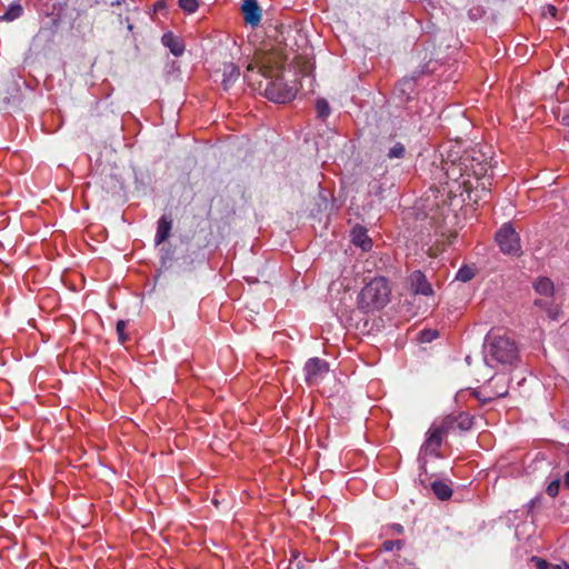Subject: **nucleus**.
<instances>
[{"instance_id":"f257e3e1","label":"nucleus","mask_w":569,"mask_h":569,"mask_svg":"<svg viewBox=\"0 0 569 569\" xmlns=\"http://www.w3.org/2000/svg\"><path fill=\"white\" fill-rule=\"evenodd\" d=\"M491 152L481 148H472L461 156V164L465 166V172L468 178L475 179V189L481 188L482 191L489 190L493 176V166L491 164Z\"/></svg>"},{"instance_id":"f03ea898","label":"nucleus","mask_w":569,"mask_h":569,"mask_svg":"<svg viewBox=\"0 0 569 569\" xmlns=\"http://www.w3.org/2000/svg\"><path fill=\"white\" fill-rule=\"evenodd\" d=\"M485 360L489 366L492 361L501 365H513L518 360V347L507 336L489 333L485 340Z\"/></svg>"},{"instance_id":"7ed1b4c3","label":"nucleus","mask_w":569,"mask_h":569,"mask_svg":"<svg viewBox=\"0 0 569 569\" xmlns=\"http://www.w3.org/2000/svg\"><path fill=\"white\" fill-rule=\"evenodd\" d=\"M390 296V288L385 278H375L368 282L358 296V305L365 311L383 308Z\"/></svg>"},{"instance_id":"20e7f679","label":"nucleus","mask_w":569,"mask_h":569,"mask_svg":"<svg viewBox=\"0 0 569 569\" xmlns=\"http://www.w3.org/2000/svg\"><path fill=\"white\" fill-rule=\"evenodd\" d=\"M297 89L288 84L282 78L269 81L264 88V96L276 103H287L295 99Z\"/></svg>"},{"instance_id":"39448f33","label":"nucleus","mask_w":569,"mask_h":569,"mask_svg":"<svg viewBox=\"0 0 569 569\" xmlns=\"http://www.w3.org/2000/svg\"><path fill=\"white\" fill-rule=\"evenodd\" d=\"M445 439V437L438 433V431H435L432 428L427 430L426 439L420 447L418 457L421 468L426 469L429 457L441 458L440 448Z\"/></svg>"},{"instance_id":"423d86ee","label":"nucleus","mask_w":569,"mask_h":569,"mask_svg":"<svg viewBox=\"0 0 569 569\" xmlns=\"http://www.w3.org/2000/svg\"><path fill=\"white\" fill-rule=\"evenodd\" d=\"M496 241L503 253L519 254L521 252L520 238L509 223H505L496 233Z\"/></svg>"},{"instance_id":"0eeeda50","label":"nucleus","mask_w":569,"mask_h":569,"mask_svg":"<svg viewBox=\"0 0 569 569\" xmlns=\"http://www.w3.org/2000/svg\"><path fill=\"white\" fill-rule=\"evenodd\" d=\"M305 380L308 386L319 385L329 371V363L318 357L310 358L305 367Z\"/></svg>"},{"instance_id":"6e6552de","label":"nucleus","mask_w":569,"mask_h":569,"mask_svg":"<svg viewBox=\"0 0 569 569\" xmlns=\"http://www.w3.org/2000/svg\"><path fill=\"white\" fill-rule=\"evenodd\" d=\"M546 481V493L549 497L555 498L559 493L569 495V470L563 472L560 469L552 471Z\"/></svg>"},{"instance_id":"1a4fd4ad","label":"nucleus","mask_w":569,"mask_h":569,"mask_svg":"<svg viewBox=\"0 0 569 569\" xmlns=\"http://www.w3.org/2000/svg\"><path fill=\"white\" fill-rule=\"evenodd\" d=\"M419 482L423 488L429 489L436 498H451L453 493L452 482L449 479H441L426 473L423 478L419 479Z\"/></svg>"},{"instance_id":"9d476101","label":"nucleus","mask_w":569,"mask_h":569,"mask_svg":"<svg viewBox=\"0 0 569 569\" xmlns=\"http://www.w3.org/2000/svg\"><path fill=\"white\" fill-rule=\"evenodd\" d=\"M443 169L448 179L459 182L466 189L475 188V184L468 178L467 172H465V166L461 164V157L458 159V161H446Z\"/></svg>"},{"instance_id":"9b49d317","label":"nucleus","mask_w":569,"mask_h":569,"mask_svg":"<svg viewBox=\"0 0 569 569\" xmlns=\"http://www.w3.org/2000/svg\"><path fill=\"white\" fill-rule=\"evenodd\" d=\"M408 281H409L410 290L415 295H422L426 297H430L433 295L432 286L428 281L426 274L423 272H421L420 270L413 271L409 276Z\"/></svg>"},{"instance_id":"f8f14e48","label":"nucleus","mask_w":569,"mask_h":569,"mask_svg":"<svg viewBox=\"0 0 569 569\" xmlns=\"http://www.w3.org/2000/svg\"><path fill=\"white\" fill-rule=\"evenodd\" d=\"M242 13L244 21L251 27H257L261 21V9L257 0H243Z\"/></svg>"},{"instance_id":"ddd939ff","label":"nucleus","mask_w":569,"mask_h":569,"mask_svg":"<svg viewBox=\"0 0 569 569\" xmlns=\"http://www.w3.org/2000/svg\"><path fill=\"white\" fill-rule=\"evenodd\" d=\"M173 220L170 214H162L157 221L154 244L159 246L167 241L171 234Z\"/></svg>"},{"instance_id":"4468645a","label":"nucleus","mask_w":569,"mask_h":569,"mask_svg":"<svg viewBox=\"0 0 569 569\" xmlns=\"http://www.w3.org/2000/svg\"><path fill=\"white\" fill-rule=\"evenodd\" d=\"M222 77V87L224 90H229L240 77L239 67L232 62L223 63Z\"/></svg>"},{"instance_id":"2eb2a0df","label":"nucleus","mask_w":569,"mask_h":569,"mask_svg":"<svg viewBox=\"0 0 569 569\" xmlns=\"http://www.w3.org/2000/svg\"><path fill=\"white\" fill-rule=\"evenodd\" d=\"M352 243L360 247L362 250L368 251L372 247V241L367 234L366 228L356 226L351 231Z\"/></svg>"},{"instance_id":"dca6fc26","label":"nucleus","mask_w":569,"mask_h":569,"mask_svg":"<svg viewBox=\"0 0 569 569\" xmlns=\"http://www.w3.org/2000/svg\"><path fill=\"white\" fill-rule=\"evenodd\" d=\"M430 428H432L435 431H438L442 437L447 438L451 432L457 430L455 420H453V413L447 415L440 420L435 421Z\"/></svg>"},{"instance_id":"f3484780","label":"nucleus","mask_w":569,"mask_h":569,"mask_svg":"<svg viewBox=\"0 0 569 569\" xmlns=\"http://www.w3.org/2000/svg\"><path fill=\"white\" fill-rule=\"evenodd\" d=\"M162 43L164 47L169 48L171 53L176 57H180L184 51V46L182 41L174 36L172 32H167L162 36Z\"/></svg>"},{"instance_id":"a211bd4d","label":"nucleus","mask_w":569,"mask_h":569,"mask_svg":"<svg viewBox=\"0 0 569 569\" xmlns=\"http://www.w3.org/2000/svg\"><path fill=\"white\" fill-rule=\"evenodd\" d=\"M533 288L539 295L546 297L552 296L555 291L553 282L546 277L538 278L533 283Z\"/></svg>"},{"instance_id":"6ab92c4d","label":"nucleus","mask_w":569,"mask_h":569,"mask_svg":"<svg viewBox=\"0 0 569 569\" xmlns=\"http://www.w3.org/2000/svg\"><path fill=\"white\" fill-rule=\"evenodd\" d=\"M453 420L457 429L461 431H468L473 426V417L467 412H458L457 415L453 413Z\"/></svg>"},{"instance_id":"aec40b11","label":"nucleus","mask_w":569,"mask_h":569,"mask_svg":"<svg viewBox=\"0 0 569 569\" xmlns=\"http://www.w3.org/2000/svg\"><path fill=\"white\" fill-rule=\"evenodd\" d=\"M530 561L537 569H569V563L566 561H562L561 563H551L537 556L531 557Z\"/></svg>"},{"instance_id":"412c9836","label":"nucleus","mask_w":569,"mask_h":569,"mask_svg":"<svg viewBox=\"0 0 569 569\" xmlns=\"http://www.w3.org/2000/svg\"><path fill=\"white\" fill-rule=\"evenodd\" d=\"M22 14V7L19 3H12L6 10L1 19L7 21H13Z\"/></svg>"},{"instance_id":"4be33fe9","label":"nucleus","mask_w":569,"mask_h":569,"mask_svg":"<svg viewBox=\"0 0 569 569\" xmlns=\"http://www.w3.org/2000/svg\"><path fill=\"white\" fill-rule=\"evenodd\" d=\"M316 110L318 117L321 119L328 118L331 111L328 101L323 98H320L316 101Z\"/></svg>"},{"instance_id":"5701e85b","label":"nucleus","mask_w":569,"mask_h":569,"mask_svg":"<svg viewBox=\"0 0 569 569\" xmlns=\"http://www.w3.org/2000/svg\"><path fill=\"white\" fill-rule=\"evenodd\" d=\"M473 277H475V270L469 266H462L456 274V279L461 282H468Z\"/></svg>"},{"instance_id":"b1692460","label":"nucleus","mask_w":569,"mask_h":569,"mask_svg":"<svg viewBox=\"0 0 569 569\" xmlns=\"http://www.w3.org/2000/svg\"><path fill=\"white\" fill-rule=\"evenodd\" d=\"M406 148L401 142H397L393 147H391L387 153L389 159H401L405 157Z\"/></svg>"},{"instance_id":"393cba45","label":"nucleus","mask_w":569,"mask_h":569,"mask_svg":"<svg viewBox=\"0 0 569 569\" xmlns=\"http://www.w3.org/2000/svg\"><path fill=\"white\" fill-rule=\"evenodd\" d=\"M178 2L179 7L188 13L196 12L199 7L198 0H179Z\"/></svg>"},{"instance_id":"a878e982","label":"nucleus","mask_w":569,"mask_h":569,"mask_svg":"<svg viewBox=\"0 0 569 569\" xmlns=\"http://www.w3.org/2000/svg\"><path fill=\"white\" fill-rule=\"evenodd\" d=\"M413 88H415V80L413 79H402L398 83V89L402 93L407 94L408 97L413 91Z\"/></svg>"},{"instance_id":"bb28decb","label":"nucleus","mask_w":569,"mask_h":569,"mask_svg":"<svg viewBox=\"0 0 569 569\" xmlns=\"http://www.w3.org/2000/svg\"><path fill=\"white\" fill-rule=\"evenodd\" d=\"M439 333L437 330L425 329L419 332V340L421 342H431L438 338Z\"/></svg>"},{"instance_id":"cd10ccee","label":"nucleus","mask_w":569,"mask_h":569,"mask_svg":"<svg viewBox=\"0 0 569 569\" xmlns=\"http://www.w3.org/2000/svg\"><path fill=\"white\" fill-rule=\"evenodd\" d=\"M405 542L402 540H386L382 543V549L385 551H392L395 548L401 549Z\"/></svg>"},{"instance_id":"c85d7f7f","label":"nucleus","mask_w":569,"mask_h":569,"mask_svg":"<svg viewBox=\"0 0 569 569\" xmlns=\"http://www.w3.org/2000/svg\"><path fill=\"white\" fill-rule=\"evenodd\" d=\"M126 327H127V322L124 320H119L116 326L119 341L122 343L127 340V336L124 333Z\"/></svg>"},{"instance_id":"c756f323","label":"nucleus","mask_w":569,"mask_h":569,"mask_svg":"<svg viewBox=\"0 0 569 569\" xmlns=\"http://www.w3.org/2000/svg\"><path fill=\"white\" fill-rule=\"evenodd\" d=\"M475 396H476L480 401H482L483 403L489 402V401L493 400V398H495V397H492V396H489V397H486V398H485V396H481V397H480V393H479V392H475Z\"/></svg>"},{"instance_id":"7c9ffc66","label":"nucleus","mask_w":569,"mask_h":569,"mask_svg":"<svg viewBox=\"0 0 569 569\" xmlns=\"http://www.w3.org/2000/svg\"><path fill=\"white\" fill-rule=\"evenodd\" d=\"M390 528L395 530L398 535L403 533V527L400 523H392Z\"/></svg>"},{"instance_id":"2f4dec72","label":"nucleus","mask_w":569,"mask_h":569,"mask_svg":"<svg viewBox=\"0 0 569 569\" xmlns=\"http://www.w3.org/2000/svg\"><path fill=\"white\" fill-rule=\"evenodd\" d=\"M253 70V66L252 64H249L248 68H247V72L243 74V79L244 81H248L250 82L251 79H250V76H249V72H251Z\"/></svg>"},{"instance_id":"473e14b6","label":"nucleus","mask_w":569,"mask_h":569,"mask_svg":"<svg viewBox=\"0 0 569 569\" xmlns=\"http://www.w3.org/2000/svg\"><path fill=\"white\" fill-rule=\"evenodd\" d=\"M548 10H549V12H550V14H551V16H553V17L556 16V13H557V9H556V7H553V6H549V7H548Z\"/></svg>"},{"instance_id":"72a5a7b5","label":"nucleus","mask_w":569,"mask_h":569,"mask_svg":"<svg viewBox=\"0 0 569 569\" xmlns=\"http://www.w3.org/2000/svg\"><path fill=\"white\" fill-rule=\"evenodd\" d=\"M535 503H536V500H530L529 503L527 505L529 512L533 509Z\"/></svg>"},{"instance_id":"f704fd0d","label":"nucleus","mask_w":569,"mask_h":569,"mask_svg":"<svg viewBox=\"0 0 569 569\" xmlns=\"http://www.w3.org/2000/svg\"><path fill=\"white\" fill-rule=\"evenodd\" d=\"M506 395H507V391H502V392H497L493 397L501 398V397H505Z\"/></svg>"},{"instance_id":"c9c22d12","label":"nucleus","mask_w":569,"mask_h":569,"mask_svg":"<svg viewBox=\"0 0 569 569\" xmlns=\"http://www.w3.org/2000/svg\"><path fill=\"white\" fill-rule=\"evenodd\" d=\"M212 501H213L214 506L218 508V507H219V502H220V500L214 499V500H212Z\"/></svg>"},{"instance_id":"e433bc0d","label":"nucleus","mask_w":569,"mask_h":569,"mask_svg":"<svg viewBox=\"0 0 569 569\" xmlns=\"http://www.w3.org/2000/svg\"><path fill=\"white\" fill-rule=\"evenodd\" d=\"M259 72H261L262 77H267V74L264 73V71H262V69H260Z\"/></svg>"},{"instance_id":"4c0bfd02","label":"nucleus","mask_w":569,"mask_h":569,"mask_svg":"<svg viewBox=\"0 0 569 569\" xmlns=\"http://www.w3.org/2000/svg\"><path fill=\"white\" fill-rule=\"evenodd\" d=\"M562 121H563V123L569 124V121H568V119H567V118H563V120H562Z\"/></svg>"}]
</instances>
